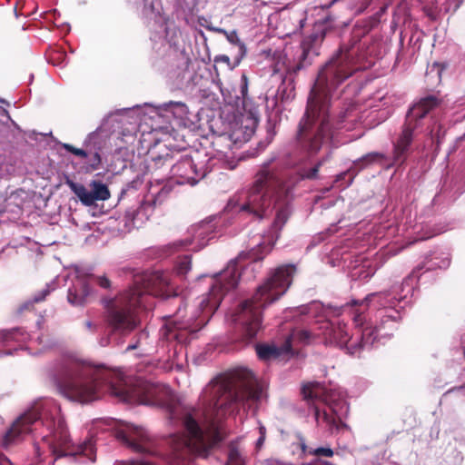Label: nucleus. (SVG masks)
Listing matches in <instances>:
<instances>
[{"instance_id":"f257e3e1","label":"nucleus","mask_w":465,"mask_h":465,"mask_svg":"<svg viewBox=\"0 0 465 465\" xmlns=\"http://www.w3.org/2000/svg\"><path fill=\"white\" fill-rule=\"evenodd\" d=\"M203 398L204 411H193L184 419L187 435L173 438L167 465H180V460L189 452L205 456L222 440L219 422L240 405L245 408L262 401L263 389L250 370L241 368L213 380L203 390Z\"/></svg>"},{"instance_id":"f03ea898","label":"nucleus","mask_w":465,"mask_h":465,"mask_svg":"<svg viewBox=\"0 0 465 465\" xmlns=\"http://www.w3.org/2000/svg\"><path fill=\"white\" fill-rule=\"evenodd\" d=\"M60 386L61 392L69 400L88 403L97 400L104 388L111 394L127 403L153 404L158 402L159 389L153 384L137 381L131 385L120 371L90 365H75Z\"/></svg>"},{"instance_id":"7ed1b4c3","label":"nucleus","mask_w":465,"mask_h":465,"mask_svg":"<svg viewBox=\"0 0 465 465\" xmlns=\"http://www.w3.org/2000/svg\"><path fill=\"white\" fill-rule=\"evenodd\" d=\"M41 417L42 422L50 430L43 437V441L56 458L63 456L79 457L82 463L95 460V450L92 440L77 446L69 443L68 435L59 406L53 401L35 404L14 421L11 429L5 434L2 446L7 449L19 442L24 435L32 430V426Z\"/></svg>"},{"instance_id":"20e7f679","label":"nucleus","mask_w":465,"mask_h":465,"mask_svg":"<svg viewBox=\"0 0 465 465\" xmlns=\"http://www.w3.org/2000/svg\"><path fill=\"white\" fill-rule=\"evenodd\" d=\"M286 196L287 190L268 171L263 170L258 174L250 190L235 195L228 203L227 208L230 211L247 212L258 218L267 216L271 206L273 205L276 217L267 236L268 243L259 245V250L265 254L271 251L278 239L279 231L287 221L289 211Z\"/></svg>"},{"instance_id":"39448f33","label":"nucleus","mask_w":465,"mask_h":465,"mask_svg":"<svg viewBox=\"0 0 465 465\" xmlns=\"http://www.w3.org/2000/svg\"><path fill=\"white\" fill-rule=\"evenodd\" d=\"M343 66L331 61L323 69L312 90L305 117L302 120L299 136L310 153H316L327 145L331 137V128L327 120L329 93L331 88L349 77Z\"/></svg>"},{"instance_id":"423d86ee","label":"nucleus","mask_w":465,"mask_h":465,"mask_svg":"<svg viewBox=\"0 0 465 465\" xmlns=\"http://www.w3.org/2000/svg\"><path fill=\"white\" fill-rule=\"evenodd\" d=\"M166 272L144 273L135 276L132 289L121 293L108 304L109 322L114 331L129 332L137 324L134 309L146 307L149 295L170 297L176 295Z\"/></svg>"},{"instance_id":"0eeeda50","label":"nucleus","mask_w":465,"mask_h":465,"mask_svg":"<svg viewBox=\"0 0 465 465\" xmlns=\"http://www.w3.org/2000/svg\"><path fill=\"white\" fill-rule=\"evenodd\" d=\"M242 255L231 261L227 267L214 276L210 293L202 298L199 302L200 311L205 314L200 319L199 310L193 311L190 315L183 314V309L180 308L175 319H170L163 327V336L167 340H182V333L177 331L188 330L191 332L196 331L207 322V317L212 314L219 306L224 293L233 289L240 277Z\"/></svg>"},{"instance_id":"6e6552de","label":"nucleus","mask_w":465,"mask_h":465,"mask_svg":"<svg viewBox=\"0 0 465 465\" xmlns=\"http://www.w3.org/2000/svg\"><path fill=\"white\" fill-rule=\"evenodd\" d=\"M295 268L292 265L281 266L258 287L252 299L245 301L231 321L241 324L249 339L253 338L261 326V312L266 305L277 301L285 293L291 284Z\"/></svg>"},{"instance_id":"1a4fd4ad","label":"nucleus","mask_w":465,"mask_h":465,"mask_svg":"<svg viewBox=\"0 0 465 465\" xmlns=\"http://www.w3.org/2000/svg\"><path fill=\"white\" fill-rule=\"evenodd\" d=\"M302 394L305 400L321 401L329 405L332 414L326 411H320L315 408V418L318 423L324 422L330 428L337 426V417L344 411L346 408L340 401V394L332 389H327L319 382H310L302 387Z\"/></svg>"},{"instance_id":"9d476101","label":"nucleus","mask_w":465,"mask_h":465,"mask_svg":"<svg viewBox=\"0 0 465 465\" xmlns=\"http://www.w3.org/2000/svg\"><path fill=\"white\" fill-rule=\"evenodd\" d=\"M438 104V101L433 96H428L420 99L413 104L408 114V125L403 129L397 143L395 144V158L400 159L401 155L407 150L412 138V129L411 126L413 121L424 117L432 108Z\"/></svg>"},{"instance_id":"9b49d317","label":"nucleus","mask_w":465,"mask_h":465,"mask_svg":"<svg viewBox=\"0 0 465 465\" xmlns=\"http://www.w3.org/2000/svg\"><path fill=\"white\" fill-rule=\"evenodd\" d=\"M116 437L135 451L147 453L150 456L158 455V452L147 442V433L142 428L121 422L116 428Z\"/></svg>"},{"instance_id":"f8f14e48","label":"nucleus","mask_w":465,"mask_h":465,"mask_svg":"<svg viewBox=\"0 0 465 465\" xmlns=\"http://www.w3.org/2000/svg\"><path fill=\"white\" fill-rule=\"evenodd\" d=\"M242 110L232 135L235 141L247 142L258 125V109L251 102L244 101Z\"/></svg>"},{"instance_id":"ddd939ff","label":"nucleus","mask_w":465,"mask_h":465,"mask_svg":"<svg viewBox=\"0 0 465 465\" xmlns=\"http://www.w3.org/2000/svg\"><path fill=\"white\" fill-rule=\"evenodd\" d=\"M312 335V332L306 330L295 331L281 348L273 344H260L256 347V352L259 358L263 361L276 359L282 353L291 352L292 341H300L302 342H307L310 341Z\"/></svg>"},{"instance_id":"4468645a","label":"nucleus","mask_w":465,"mask_h":465,"mask_svg":"<svg viewBox=\"0 0 465 465\" xmlns=\"http://www.w3.org/2000/svg\"><path fill=\"white\" fill-rule=\"evenodd\" d=\"M172 172L173 174L183 179L178 183H183L186 182L191 184L196 183L199 178L204 177L207 173V170L202 164L198 166L191 158L182 159L173 165Z\"/></svg>"},{"instance_id":"2eb2a0df","label":"nucleus","mask_w":465,"mask_h":465,"mask_svg":"<svg viewBox=\"0 0 465 465\" xmlns=\"http://www.w3.org/2000/svg\"><path fill=\"white\" fill-rule=\"evenodd\" d=\"M214 225L211 222H201L190 229V239L186 245H192V250L198 251L204 247L208 241L213 237Z\"/></svg>"},{"instance_id":"dca6fc26","label":"nucleus","mask_w":465,"mask_h":465,"mask_svg":"<svg viewBox=\"0 0 465 465\" xmlns=\"http://www.w3.org/2000/svg\"><path fill=\"white\" fill-rule=\"evenodd\" d=\"M321 328L323 330V337L331 344L341 347L350 341L349 334L344 324H333L327 322H324Z\"/></svg>"},{"instance_id":"f3484780","label":"nucleus","mask_w":465,"mask_h":465,"mask_svg":"<svg viewBox=\"0 0 465 465\" xmlns=\"http://www.w3.org/2000/svg\"><path fill=\"white\" fill-rule=\"evenodd\" d=\"M69 186L84 205L90 206L94 204L92 190L89 191L84 185L74 183H69Z\"/></svg>"},{"instance_id":"a211bd4d","label":"nucleus","mask_w":465,"mask_h":465,"mask_svg":"<svg viewBox=\"0 0 465 465\" xmlns=\"http://www.w3.org/2000/svg\"><path fill=\"white\" fill-rule=\"evenodd\" d=\"M163 107L177 119L183 120L187 118L188 108L183 103L169 102L164 104Z\"/></svg>"},{"instance_id":"6ab92c4d","label":"nucleus","mask_w":465,"mask_h":465,"mask_svg":"<svg viewBox=\"0 0 465 465\" xmlns=\"http://www.w3.org/2000/svg\"><path fill=\"white\" fill-rule=\"evenodd\" d=\"M94 198V203L96 201H105L110 198V192L107 186L100 182L93 181L90 183Z\"/></svg>"},{"instance_id":"aec40b11","label":"nucleus","mask_w":465,"mask_h":465,"mask_svg":"<svg viewBox=\"0 0 465 465\" xmlns=\"http://www.w3.org/2000/svg\"><path fill=\"white\" fill-rule=\"evenodd\" d=\"M88 293V286L81 282V290L79 292L69 291L68 302L73 305H81L84 302Z\"/></svg>"},{"instance_id":"412c9836","label":"nucleus","mask_w":465,"mask_h":465,"mask_svg":"<svg viewBox=\"0 0 465 465\" xmlns=\"http://www.w3.org/2000/svg\"><path fill=\"white\" fill-rule=\"evenodd\" d=\"M380 331V329L375 327L372 329L371 327H366L363 329L361 332V340L360 343V348H368L371 346L375 341L377 340V335H374V332Z\"/></svg>"},{"instance_id":"4be33fe9","label":"nucleus","mask_w":465,"mask_h":465,"mask_svg":"<svg viewBox=\"0 0 465 465\" xmlns=\"http://www.w3.org/2000/svg\"><path fill=\"white\" fill-rule=\"evenodd\" d=\"M176 272L180 275L187 273L191 270V260L189 257H183L176 264Z\"/></svg>"},{"instance_id":"5701e85b","label":"nucleus","mask_w":465,"mask_h":465,"mask_svg":"<svg viewBox=\"0 0 465 465\" xmlns=\"http://www.w3.org/2000/svg\"><path fill=\"white\" fill-rule=\"evenodd\" d=\"M309 454L315 456H324V457H331L333 455V451L331 448L322 447L317 449H311Z\"/></svg>"},{"instance_id":"b1692460","label":"nucleus","mask_w":465,"mask_h":465,"mask_svg":"<svg viewBox=\"0 0 465 465\" xmlns=\"http://www.w3.org/2000/svg\"><path fill=\"white\" fill-rule=\"evenodd\" d=\"M114 465H163L161 462H153L148 460H130V461H119Z\"/></svg>"},{"instance_id":"393cba45","label":"nucleus","mask_w":465,"mask_h":465,"mask_svg":"<svg viewBox=\"0 0 465 465\" xmlns=\"http://www.w3.org/2000/svg\"><path fill=\"white\" fill-rule=\"evenodd\" d=\"M63 147L64 149H66L68 152H71L75 155H78L81 157H86V155H87V153L84 150L75 148V147L72 146L71 144L64 143Z\"/></svg>"},{"instance_id":"a878e982","label":"nucleus","mask_w":465,"mask_h":465,"mask_svg":"<svg viewBox=\"0 0 465 465\" xmlns=\"http://www.w3.org/2000/svg\"><path fill=\"white\" fill-rule=\"evenodd\" d=\"M240 459V455L236 450L231 451L229 455V462L231 465H240L241 460H238Z\"/></svg>"},{"instance_id":"bb28decb","label":"nucleus","mask_w":465,"mask_h":465,"mask_svg":"<svg viewBox=\"0 0 465 465\" xmlns=\"http://www.w3.org/2000/svg\"><path fill=\"white\" fill-rule=\"evenodd\" d=\"M381 157V156L379 153H369V154L365 155L361 161L364 162V163H371V162L377 161Z\"/></svg>"},{"instance_id":"cd10ccee","label":"nucleus","mask_w":465,"mask_h":465,"mask_svg":"<svg viewBox=\"0 0 465 465\" xmlns=\"http://www.w3.org/2000/svg\"><path fill=\"white\" fill-rule=\"evenodd\" d=\"M259 430H260V437L257 440V443H256L258 448H260L263 444V442L265 440V434H266V430L263 426H260Z\"/></svg>"},{"instance_id":"c85d7f7f","label":"nucleus","mask_w":465,"mask_h":465,"mask_svg":"<svg viewBox=\"0 0 465 465\" xmlns=\"http://www.w3.org/2000/svg\"><path fill=\"white\" fill-rule=\"evenodd\" d=\"M223 32L225 34L226 38L228 39L229 42H231L232 44H236V43L239 42V38H238L237 34L235 32L227 33V32H225L223 30Z\"/></svg>"},{"instance_id":"c756f323","label":"nucleus","mask_w":465,"mask_h":465,"mask_svg":"<svg viewBox=\"0 0 465 465\" xmlns=\"http://www.w3.org/2000/svg\"><path fill=\"white\" fill-rule=\"evenodd\" d=\"M18 333H19V331H17V330H14V331H8L7 333L5 334L4 340H5V341H7V340H18L17 339Z\"/></svg>"},{"instance_id":"7c9ffc66","label":"nucleus","mask_w":465,"mask_h":465,"mask_svg":"<svg viewBox=\"0 0 465 465\" xmlns=\"http://www.w3.org/2000/svg\"><path fill=\"white\" fill-rule=\"evenodd\" d=\"M97 282H98L99 285L102 286L103 288H108L110 285L109 280L106 279L105 277L97 278Z\"/></svg>"},{"instance_id":"2f4dec72","label":"nucleus","mask_w":465,"mask_h":465,"mask_svg":"<svg viewBox=\"0 0 465 465\" xmlns=\"http://www.w3.org/2000/svg\"><path fill=\"white\" fill-rule=\"evenodd\" d=\"M318 168H319V164L315 167H313L312 170H310L306 174L305 176L307 178H315L316 177V174H317V172H318Z\"/></svg>"},{"instance_id":"473e14b6","label":"nucleus","mask_w":465,"mask_h":465,"mask_svg":"<svg viewBox=\"0 0 465 465\" xmlns=\"http://www.w3.org/2000/svg\"><path fill=\"white\" fill-rule=\"evenodd\" d=\"M0 465H13L12 462L6 459V458H2L0 460Z\"/></svg>"},{"instance_id":"72a5a7b5","label":"nucleus","mask_w":465,"mask_h":465,"mask_svg":"<svg viewBox=\"0 0 465 465\" xmlns=\"http://www.w3.org/2000/svg\"><path fill=\"white\" fill-rule=\"evenodd\" d=\"M94 157L95 163L93 164V167L95 168L100 163V156L98 153H95Z\"/></svg>"},{"instance_id":"f704fd0d","label":"nucleus","mask_w":465,"mask_h":465,"mask_svg":"<svg viewBox=\"0 0 465 465\" xmlns=\"http://www.w3.org/2000/svg\"><path fill=\"white\" fill-rule=\"evenodd\" d=\"M375 297H376V295L371 294V295L368 296L364 301H361V304L368 303L371 300H372Z\"/></svg>"},{"instance_id":"c9c22d12","label":"nucleus","mask_w":465,"mask_h":465,"mask_svg":"<svg viewBox=\"0 0 465 465\" xmlns=\"http://www.w3.org/2000/svg\"><path fill=\"white\" fill-rule=\"evenodd\" d=\"M354 322L356 323H359L361 322V318H360V315H356L355 318H354Z\"/></svg>"},{"instance_id":"e433bc0d","label":"nucleus","mask_w":465,"mask_h":465,"mask_svg":"<svg viewBox=\"0 0 465 465\" xmlns=\"http://www.w3.org/2000/svg\"><path fill=\"white\" fill-rule=\"evenodd\" d=\"M136 348V345H130L127 347V350H133V349H135Z\"/></svg>"},{"instance_id":"4c0bfd02","label":"nucleus","mask_w":465,"mask_h":465,"mask_svg":"<svg viewBox=\"0 0 465 465\" xmlns=\"http://www.w3.org/2000/svg\"><path fill=\"white\" fill-rule=\"evenodd\" d=\"M246 76L245 75H242V81L244 82V84H246Z\"/></svg>"},{"instance_id":"58836bf2","label":"nucleus","mask_w":465,"mask_h":465,"mask_svg":"<svg viewBox=\"0 0 465 465\" xmlns=\"http://www.w3.org/2000/svg\"><path fill=\"white\" fill-rule=\"evenodd\" d=\"M356 352H357V350H356V349H354L353 351H351V354H355Z\"/></svg>"},{"instance_id":"ea45409f","label":"nucleus","mask_w":465,"mask_h":465,"mask_svg":"<svg viewBox=\"0 0 465 465\" xmlns=\"http://www.w3.org/2000/svg\"><path fill=\"white\" fill-rule=\"evenodd\" d=\"M436 71H437L436 73H437L438 76L440 77V70L437 68V70H436Z\"/></svg>"},{"instance_id":"a19ab883","label":"nucleus","mask_w":465,"mask_h":465,"mask_svg":"<svg viewBox=\"0 0 465 465\" xmlns=\"http://www.w3.org/2000/svg\"><path fill=\"white\" fill-rule=\"evenodd\" d=\"M42 299H43V298H35V301H36V302H39V301H41Z\"/></svg>"},{"instance_id":"79ce46f5","label":"nucleus","mask_w":465,"mask_h":465,"mask_svg":"<svg viewBox=\"0 0 465 465\" xmlns=\"http://www.w3.org/2000/svg\"><path fill=\"white\" fill-rule=\"evenodd\" d=\"M262 258V256L256 257V259H258V260H261Z\"/></svg>"},{"instance_id":"37998d69","label":"nucleus","mask_w":465,"mask_h":465,"mask_svg":"<svg viewBox=\"0 0 465 465\" xmlns=\"http://www.w3.org/2000/svg\"><path fill=\"white\" fill-rule=\"evenodd\" d=\"M434 67H437V65H436V64H432V68H434ZM432 70H433V69H431V71H432Z\"/></svg>"}]
</instances>
